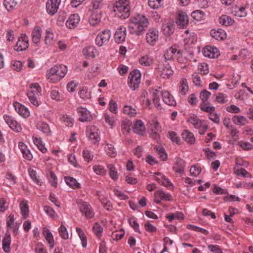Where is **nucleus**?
I'll return each mask as SVG.
<instances>
[{
  "label": "nucleus",
  "mask_w": 253,
  "mask_h": 253,
  "mask_svg": "<svg viewBox=\"0 0 253 253\" xmlns=\"http://www.w3.org/2000/svg\"><path fill=\"white\" fill-rule=\"evenodd\" d=\"M201 168L197 165H194L192 166L190 169V173L191 175L194 176H198L201 173Z\"/></svg>",
  "instance_id": "obj_62"
},
{
  "label": "nucleus",
  "mask_w": 253,
  "mask_h": 253,
  "mask_svg": "<svg viewBox=\"0 0 253 253\" xmlns=\"http://www.w3.org/2000/svg\"><path fill=\"white\" fill-rule=\"evenodd\" d=\"M77 112L80 116L79 120L81 122H84L89 121L91 117L90 112L85 108H78L77 109Z\"/></svg>",
  "instance_id": "obj_16"
},
{
  "label": "nucleus",
  "mask_w": 253,
  "mask_h": 253,
  "mask_svg": "<svg viewBox=\"0 0 253 253\" xmlns=\"http://www.w3.org/2000/svg\"><path fill=\"white\" fill-rule=\"evenodd\" d=\"M2 249L5 253H8L10 252V245L11 243V237L10 235H7L5 236L2 240Z\"/></svg>",
  "instance_id": "obj_33"
},
{
  "label": "nucleus",
  "mask_w": 253,
  "mask_h": 253,
  "mask_svg": "<svg viewBox=\"0 0 253 253\" xmlns=\"http://www.w3.org/2000/svg\"><path fill=\"white\" fill-rule=\"evenodd\" d=\"M19 207L23 218L26 219L29 215V208L26 202L22 201L20 202Z\"/></svg>",
  "instance_id": "obj_34"
},
{
  "label": "nucleus",
  "mask_w": 253,
  "mask_h": 253,
  "mask_svg": "<svg viewBox=\"0 0 253 253\" xmlns=\"http://www.w3.org/2000/svg\"><path fill=\"white\" fill-rule=\"evenodd\" d=\"M61 0H48L46 3V9L50 15H54L57 11Z\"/></svg>",
  "instance_id": "obj_13"
},
{
  "label": "nucleus",
  "mask_w": 253,
  "mask_h": 253,
  "mask_svg": "<svg viewBox=\"0 0 253 253\" xmlns=\"http://www.w3.org/2000/svg\"><path fill=\"white\" fill-rule=\"evenodd\" d=\"M44 41L45 43L48 45H52L54 42V35L50 28L46 30Z\"/></svg>",
  "instance_id": "obj_30"
},
{
  "label": "nucleus",
  "mask_w": 253,
  "mask_h": 253,
  "mask_svg": "<svg viewBox=\"0 0 253 253\" xmlns=\"http://www.w3.org/2000/svg\"><path fill=\"white\" fill-rule=\"evenodd\" d=\"M140 73L138 70H134L129 75L128 77V85L129 87L134 90L138 87L140 83Z\"/></svg>",
  "instance_id": "obj_4"
},
{
  "label": "nucleus",
  "mask_w": 253,
  "mask_h": 253,
  "mask_svg": "<svg viewBox=\"0 0 253 253\" xmlns=\"http://www.w3.org/2000/svg\"><path fill=\"white\" fill-rule=\"evenodd\" d=\"M172 74L173 71L169 67H166L161 71V76L164 78H168Z\"/></svg>",
  "instance_id": "obj_63"
},
{
  "label": "nucleus",
  "mask_w": 253,
  "mask_h": 253,
  "mask_svg": "<svg viewBox=\"0 0 253 253\" xmlns=\"http://www.w3.org/2000/svg\"><path fill=\"white\" fill-rule=\"evenodd\" d=\"M154 127L155 130L152 129L150 136L152 138L158 140L159 138V135L157 131L158 130V128L159 127V123L158 122H155L154 124Z\"/></svg>",
  "instance_id": "obj_50"
},
{
  "label": "nucleus",
  "mask_w": 253,
  "mask_h": 253,
  "mask_svg": "<svg viewBox=\"0 0 253 253\" xmlns=\"http://www.w3.org/2000/svg\"><path fill=\"white\" fill-rule=\"evenodd\" d=\"M4 6L5 8L10 11L13 9V8L16 5V2L14 0H4L3 2Z\"/></svg>",
  "instance_id": "obj_52"
},
{
  "label": "nucleus",
  "mask_w": 253,
  "mask_h": 253,
  "mask_svg": "<svg viewBox=\"0 0 253 253\" xmlns=\"http://www.w3.org/2000/svg\"><path fill=\"white\" fill-rule=\"evenodd\" d=\"M3 119L6 123L8 125L10 128L15 132H20L22 130L21 126L19 123L11 116L4 115Z\"/></svg>",
  "instance_id": "obj_9"
},
{
  "label": "nucleus",
  "mask_w": 253,
  "mask_h": 253,
  "mask_svg": "<svg viewBox=\"0 0 253 253\" xmlns=\"http://www.w3.org/2000/svg\"><path fill=\"white\" fill-rule=\"evenodd\" d=\"M171 195L169 193H165L162 190H158L154 194V202L160 204L161 200L170 201L171 200Z\"/></svg>",
  "instance_id": "obj_14"
},
{
  "label": "nucleus",
  "mask_w": 253,
  "mask_h": 253,
  "mask_svg": "<svg viewBox=\"0 0 253 253\" xmlns=\"http://www.w3.org/2000/svg\"><path fill=\"white\" fill-rule=\"evenodd\" d=\"M156 174L160 176L156 177L155 178L156 180L159 183L167 187L172 185L170 180L167 178L164 175L159 172L156 173Z\"/></svg>",
  "instance_id": "obj_27"
},
{
  "label": "nucleus",
  "mask_w": 253,
  "mask_h": 253,
  "mask_svg": "<svg viewBox=\"0 0 253 253\" xmlns=\"http://www.w3.org/2000/svg\"><path fill=\"white\" fill-rule=\"evenodd\" d=\"M188 88L187 80L185 78H183L180 83L179 92L183 95H185Z\"/></svg>",
  "instance_id": "obj_41"
},
{
  "label": "nucleus",
  "mask_w": 253,
  "mask_h": 253,
  "mask_svg": "<svg viewBox=\"0 0 253 253\" xmlns=\"http://www.w3.org/2000/svg\"><path fill=\"white\" fill-rule=\"evenodd\" d=\"M153 63V59L148 55H146L142 56L139 59V63L142 65L148 66L152 65Z\"/></svg>",
  "instance_id": "obj_46"
},
{
  "label": "nucleus",
  "mask_w": 253,
  "mask_h": 253,
  "mask_svg": "<svg viewBox=\"0 0 253 253\" xmlns=\"http://www.w3.org/2000/svg\"><path fill=\"white\" fill-rule=\"evenodd\" d=\"M200 108L203 111L209 113V114L212 113L215 110V107L214 106H208L205 103L200 105Z\"/></svg>",
  "instance_id": "obj_60"
},
{
  "label": "nucleus",
  "mask_w": 253,
  "mask_h": 253,
  "mask_svg": "<svg viewBox=\"0 0 253 253\" xmlns=\"http://www.w3.org/2000/svg\"><path fill=\"white\" fill-rule=\"evenodd\" d=\"M125 235V232L123 229L119 231L113 232L112 234V238L114 240L118 241L121 239Z\"/></svg>",
  "instance_id": "obj_54"
},
{
  "label": "nucleus",
  "mask_w": 253,
  "mask_h": 253,
  "mask_svg": "<svg viewBox=\"0 0 253 253\" xmlns=\"http://www.w3.org/2000/svg\"><path fill=\"white\" fill-rule=\"evenodd\" d=\"M211 95V93L205 89L202 91L200 94V98L202 100L203 103H205V102L208 101V98Z\"/></svg>",
  "instance_id": "obj_58"
},
{
  "label": "nucleus",
  "mask_w": 253,
  "mask_h": 253,
  "mask_svg": "<svg viewBox=\"0 0 253 253\" xmlns=\"http://www.w3.org/2000/svg\"><path fill=\"white\" fill-rule=\"evenodd\" d=\"M41 87L38 83L32 84L30 85V90L27 93H31L33 95H39L41 94Z\"/></svg>",
  "instance_id": "obj_42"
},
{
  "label": "nucleus",
  "mask_w": 253,
  "mask_h": 253,
  "mask_svg": "<svg viewBox=\"0 0 253 253\" xmlns=\"http://www.w3.org/2000/svg\"><path fill=\"white\" fill-rule=\"evenodd\" d=\"M80 211L87 219L94 217V212L91 206L87 202L81 201L78 203Z\"/></svg>",
  "instance_id": "obj_5"
},
{
  "label": "nucleus",
  "mask_w": 253,
  "mask_h": 253,
  "mask_svg": "<svg viewBox=\"0 0 253 253\" xmlns=\"http://www.w3.org/2000/svg\"><path fill=\"white\" fill-rule=\"evenodd\" d=\"M96 50L94 46H89L83 49V54L87 58H94Z\"/></svg>",
  "instance_id": "obj_32"
},
{
  "label": "nucleus",
  "mask_w": 253,
  "mask_h": 253,
  "mask_svg": "<svg viewBox=\"0 0 253 253\" xmlns=\"http://www.w3.org/2000/svg\"><path fill=\"white\" fill-rule=\"evenodd\" d=\"M28 46L29 39L28 36L24 34L19 37L14 49L17 51H21L27 49Z\"/></svg>",
  "instance_id": "obj_8"
},
{
  "label": "nucleus",
  "mask_w": 253,
  "mask_h": 253,
  "mask_svg": "<svg viewBox=\"0 0 253 253\" xmlns=\"http://www.w3.org/2000/svg\"><path fill=\"white\" fill-rule=\"evenodd\" d=\"M93 230L95 234L99 238L102 235L103 228L98 223H95L93 226Z\"/></svg>",
  "instance_id": "obj_55"
},
{
  "label": "nucleus",
  "mask_w": 253,
  "mask_h": 253,
  "mask_svg": "<svg viewBox=\"0 0 253 253\" xmlns=\"http://www.w3.org/2000/svg\"><path fill=\"white\" fill-rule=\"evenodd\" d=\"M11 66L13 70L17 72L20 71L22 67V64L20 61H12L11 62Z\"/></svg>",
  "instance_id": "obj_64"
},
{
  "label": "nucleus",
  "mask_w": 253,
  "mask_h": 253,
  "mask_svg": "<svg viewBox=\"0 0 253 253\" xmlns=\"http://www.w3.org/2000/svg\"><path fill=\"white\" fill-rule=\"evenodd\" d=\"M33 140L34 144L38 147L41 152L44 153L47 151V149L44 147V145L43 144V142L41 138H38L36 136H33Z\"/></svg>",
  "instance_id": "obj_36"
},
{
  "label": "nucleus",
  "mask_w": 253,
  "mask_h": 253,
  "mask_svg": "<svg viewBox=\"0 0 253 253\" xmlns=\"http://www.w3.org/2000/svg\"><path fill=\"white\" fill-rule=\"evenodd\" d=\"M86 134L88 139L91 141L92 143L98 144L100 138L99 135L98 129L94 126L87 127Z\"/></svg>",
  "instance_id": "obj_6"
},
{
  "label": "nucleus",
  "mask_w": 253,
  "mask_h": 253,
  "mask_svg": "<svg viewBox=\"0 0 253 253\" xmlns=\"http://www.w3.org/2000/svg\"><path fill=\"white\" fill-rule=\"evenodd\" d=\"M129 4V0H118L114 6L115 15L123 19L128 17L130 9Z\"/></svg>",
  "instance_id": "obj_3"
},
{
  "label": "nucleus",
  "mask_w": 253,
  "mask_h": 253,
  "mask_svg": "<svg viewBox=\"0 0 253 253\" xmlns=\"http://www.w3.org/2000/svg\"><path fill=\"white\" fill-rule=\"evenodd\" d=\"M42 29L39 26H36L32 32V39L34 43L38 44L40 42L42 36Z\"/></svg>",
  "instance_id": "obj_22"
},
{
  "label": "nucleus",
  "mask_w": 253,
  "mask_h": 253,
  "mask_svg": "<svg viewBox=\"0 0 253 253\" xmlns=\"http://www.w3.org/2000/svg\"><path fill=\"white\" fill-rule=\"evenodd\" d=\"M162 92L158 90L157 89H153L152 91V95H153V100L154 105L155 106L158 108L159 109L160 107V94H161Z\"/></svg>",
  "instance_id": "obj_38"
},
{
  "label": "nucleus",
  "mask_w": 253,
  "mask_h": 253,
  "mask_svg": "<svg viewBox=\"0 0 253 253\" xmlns=\"http://www.w3.org/2000/svg\"><path fill=\"white\" fill-rule=\"evenodd\" d=\"M234 172L236 175L238 176H241L244 177H251L252 176L251 174L243 168L239 169L235 168Z\"/></svg>",
  "instance_id": "obj_49"
},
{
  "label": "nucleus",
  "mask_w": 253,
  "mask_h": 253,
  "mask_svg": "<svg viewBox=\"0 0 253 253\" xmlns=\"http://www.w3.org/2000/svg\"><path fill=\"white\" fill-rule=\"evenodd\" d=\"M232 120L233 123L237 125L243 126L247 122V119L243 116H235Z\"/></svg>",
  "instance_id": "obj_43"
},
{
  "label": "nucleus",
  "mask_w": 253,
  "mask_h": 253,
  "mask_svg": "<svg viewBox=\"0 0 253 253\" xmlns=\"http://www.w3.org/2000/svg\"><path fill=\"white\" fill-rule=\"evenodd\" d=\"M192 81L195 85L200 86H202V81L201 80L199 75L197 73H194L192 75Z\"/></svg>",
  "instance_id": "obj_57"
},
{
  "label": "nucleus",
  "mask_w": 253,
  "mask_h": 253,
  "mask_svg": "<svg viewBox=\"0 0 253 253\" xmlns=\"http://www.w3.org/2000/svg\"><path fill=\"white\" fill-rule=\"evenodd\" d=\"M80 21V18L78 14H72L66 22L67 27L70 29H74L77 26Z\"/></svg>",
  "instance_id": "obj_17"
},
{
  "label": "nucleus",
  "mask_w": 253,
  "mask_h": 253,
  "mask_svg": "<svg viewBox=\"0 0 253 253\" xmlns=\"http://www.w3.org/2000/svg\"><path fill=\"white\" fill-rule=\"evenodd\" d=\"M182 138L190 144H194L195 138L194 134L188 130H184L181 133Z\"/></svg>",
  "instance_id": "obj_24"
},
{
  "label": "nucleus",
  "mask_w": 253,
  "mask_h": 253,
  "mask_svg": "<svg viewBox=\"0 0 253 253\" xmlns=\"http://www.w3.org/2000/svg\"><path fill=\"white\" fill-rule=\"evenodd\" d=\"M185 162L181 159H178L173 166V169L177 173H181L184 169Z\"/></svg>",
  "instance_id": "obj_29"
},
{
  "label": "nucleus",
  "mask_w": 253,
  "mask_h": 253,
  "mask_svg": "<svg viewBox=\"0 0 253 253\" xmlns=\"http://www.w3.org/2000/svg\"><path fill=\"white\" fill-rule=\"evenodd\" d=\"M67 71L66 66L56 65L47 71L46 79L50 82L56 83L65 77Z\"/></svg>",
  "instance_id": "obj_2"
},
{
  "label": "nucleus",
  "mask_w": 253,
  "mask_h": 253,
  "mask_svg": "<svg viewBox=\"0 0 253 253\" xmlns=\"http://www.w3.org/2000/svg\"><path fill=\"white\" fill-rule=\"evenodd\" d=\"M159 38V31L156 28L150 29L146 36L147 42L151 45L155 44Z\"/></svg>",
  "instance_id": "obj_10"
},
{
  "label": "nucleus",
  "mask_w": 253,
  "mask_h": 253,
  "mask_svg": "<svg viewBox=\"0 0 253 253\" xmlns=\"http://www.w3.org/2000/svg\"><path fill=\"white\" fill-rule=\"evenodd\" d=\"M65 181L67 184L73 188H78L80 187V183L77 180L72 177H65Z\"/></svg>",
  "instance_id": "obj_39"
},
{
  "label": "nucleus",
  "mask_w": 253,
  "mask_h": 253,
  "mask_svg": "<svg viewBox=\"0 0 253 253\" xmlns=\"http://www.w3.org/2000/svg\"><path fill=\"white\" fill-rule=\"evenodd\" d=\"M176 23L180 28H186L188 24V18L186 14L183 11L179 12Z\"/></svg>",
  "instance_id": "obj_15"
},
{
  "label": "nucleus",
  "mask_w": 253,
  "mask_h": 253,
  "mask_svg": "<svg viewBox=\"0 0 253 253\" xmlns=\"http://www.w3.org/2000/svg\"><path fill=\"white\" fill-rule=\"evenodd\" d=\"M124 113L129 115L130 117H133L136 114V110L135 108L130 106H125L123 109Z\"/></svg>",
  "instance_id": "obj_51"
},
{
  "label": "nucleus",
  "mask_w": 253,
  "mask_h": 253,
  "mask_svg": "<svg viewBox=\"0 0 253 253\" xmlns=\"http://www.w3.org/2000/svg\"><path fill=\"white\" fill-rule=\"evenodd\" d=\"M219 23L225 26H228L232 25L234 23V21L232 18L226 15H223L219 18Z\"/></svg>",
  "instance_id": "obj_35"
},
{
  "label": "nucleus",
  "mask_w": 253,
  "mask_h": 253,
  "mask_svg": "<svg viewBox=\"0 0 253 253\" xmlns=\"http://www.w3.org/2000/svg\"><path fill=\"white\" fill-rule=\"evenodd\" d=\"M109 170V175L111 178L113 180H116L118 178V173L116 168L112 164H109L107 166Z\"/></svg>",
  "instance_id": "obj_45"
},
{
  "label": "nucleus",
  "mask_w": 253,
  "mask_h": 253,
  "mask_svg": "<svg viewBox=\"0 0 253 253\" xmlns=\"http://www.w3.org/2000/svg\"><path fill=\"white\" fill-rule=\"evenodd\" d=\"M76 229V232L78 233V234L82 241L83 247L85 248L87 246V239L86 236L84 235V232L79 227H77Z\"/></svg>",
  "instance_id": "obj_44"
},
{
  "label": "nucleus",
  "mask_w": 253,
  "mask_h": 253,
  "mask_svg": "<svg viewBox=\"0 0 253 253\" xmlns=\"http://www.w3.org/2000/svg\"><path fill=\"white\" fill-rule=\"evenodd\" d=\"M168 137L173 142L177 144H179V137L177 134L173 131H169L168 133Z\"/></svg>",
  "instance_id": "obj_61"
},
{
  "label": "nucleus",
  "mask_w": 253,
  "mask_h": 253,
  "mask_svg": "<svg viewBox=\"0 0 253 253\" xmlns=\"http://www.w3.org/2000/svg\"><path fill=\"white\" fill-rule=\"evenodd\" d=\"M101 18L100 13H93L89 18V22L91 25L94 26L100 22Z\"/></svg>",
  "instance_id": "obj_37"
},
{
  "label": "nucleus",
  "mask_w": 253,
  "mask_h": 253,
  "mask_svg": "<svg viewBox=\"0 0 253 253\" xmlns=\"http://www.w3.org/2000/svg\"><path fill=\"white\" fill-rule=\"evenodd\" d=\"M36 127L38 129L42 131L46 136H49L51 134V131L48 125L43 121H39L37 123Z\"/></svg>",
  "instance_id": "obj_21"
},
{
  "label": "nucleus",
  "mask_w": 253,
  "mask_h": 253,
  "mask_svg": "<svg viewBox=\"0 0 253 253\" xmlns=\"http://www.w3.org/2000/svg\"><path fill=\"white\" fill-rule=\"evenodd\" d=\"M187 122L192 124L195 128H200L202 126V124L205 123L204 121L200 120L195 115H190L187 120Z\"/></svg>",
  "instance_id": "obj_23"
},
{
  "label": "nucleus",
  "mask_w": 253,
  "mask_h": 253,
  "mask_svg": "<svg viewBox=\"0 0 253 253\" xmlns=\"http://www.w3.org/2000/svg\"><path fill=\"white\" fill-rule=\"evenodd\" d=\"M202 52L204 56L211 58H217L219 55L218 49L216 47L210 45L203 48Z\"/></svg>",
  "instance_id": "obj_11"
},
{
  "label": "nucleus",
  "mask_w": 253,
  "mask_h": 253,
  "mask_svg": "<svg viewBox=\"0 0 253 253\" xmlns=\"http://www.w3.org/2000/svg\"><path fill=\"white\" fill-rule=\"evenodd\" d=\"M59 233L61 237L63 239H67L69 237L68 233L66 227L63 225H61L59 228Z\"/></svg>",
  "instance_id": "obj_56"
},
{
  "label": "nucleus",
  "mask_w": 253,
  "mask_h": 253,
  "mask_svg": "<svg viewBox=\"0 0 253 253\" xmlns=\"http://www.w3.org/2000/svg\"><path fill=\"white\" fill-rule=\"evenodd\" d=\"M149 21L145 16L138 15L131 21L128 28L129 33L137 36L142 35L144 31L148 27Z\"/></svg>",
  "instance_id": "obj_1"
},
{
  "label": "nucleus",
  "mask_w": 253,
  "mask_h": 253,
  "mask_svg": "<svg viewBox=\"0 0 253 253\" xmlns=\"http://www.w3.org/2000/svg\"><path fill=\"white\" fill-rule=\"evenodd\" d=\"M180 50H178L176 48L171 47L165 52L164 57L167 60H172L174 56L180 53Z\"/></svg>",
  "instance_id": "obj_25"
},
{
  "label": "nucleus",
  "mask_w": 253,
  "mask_h": 253,
  "mask_svg": "<svg viewBox=\"0 0 253 253\" xmlns=\"http://www.w3.org/2000/svg\"><path fill=\"white\" fill-rule=\"evenodd\" d=\"M148 4L151 8L157 9L161 6L162 0H149Z\"/></svg>",
  "instance_id": "obj_59"
},
{
  "label": "nucleus",
  "mask_w": 253,
  "mask_h": 253,
  "mask_svg": "<svg viewBox=\"0 0 253 253\" xmlns=\"http://www.w3.org/2000/svg\"><path fill=\"white\" fill-rule=\"evenodd\" d=\"M42 233L48 243L50 245V248H52L54 246V240L52 233L46 227L43 228Z\"/></svg>",
  "instance_id": "obj_28"
},
{
  "label": "nucleus",
  "mask_w": 253,
  "mask_h": 253,
  "mask_svg": "<svg viewBox=\"0 0 253 253\" xmlns=\"http://www.w3.org/2000/svg\"><path fill=\"white\" fill-rule=\"evenodd\" d=\"M126 28L121 26L117 28L114 34V40L116 42L121 43L123 42L126 39Z\"/></svg>",
  "instance_id": "obj_12"
},
{
  "label": "nucleus",
  "mask_w": 253,
  "mask_h": 253,
  "mask_svg": "<svg viewBox=\"0 0 253 253\" xmlns=\"http://www.w3.org/2000/svg\"><path fill=\"white\" fill-rule=\"evenodd\" d=\"M155 148L160 159L162 161H166L168 158V156L164 148L161 146H156Z\"/></svg>",
  "instance_id": "obj_40"
},
{
  "label": "nucleus",
  "mask_w": 253,
  "mask_h": 253,
  "mask_svg": "<svg viewBox=\"0 0 253 253\" xmlns=\"http://www.w3.org/2000/svg\"><path fill=\"white\" fill-rule=\"evenodd\" d=\"M107 154L111 157H114L116 155V151L112 144L106 143L104 147Z\"/></svg>",
  "instance_id": "obj_47"
},
{
  "label": "nucleus",
  "mask_w": 253,
  "mask_h": 253,
  "mask_svg": "<svg viewBox=\"0 0 253 253\" xmlns=\"http://www.w3.org/2000/svg\"><path fill=\"white\" fill-rule=\"evenodd\" d=\"M28 172L30 176L37 184L40 185H42V182L40 179L37 178L36 176V171L35 170L30 168L28 169Z\"/></svg>",
  "instance_id": "obj_53"
},
{
  "label": "nucleus",
  "mask_w": 253,
  "mask_h": 253,
  "mask_svg": "<svg viewBox=\"0 0 253 253\" xmlns=\"http://www.w3.org/2000/svg\"><path fill=\"white\" fill-rule=\"evenodd\" d=\"M162 29L165 35L169 36L174 32V24L170 22L164 23L162 25Z\"/></svg>",
  "instance_id": "obj_26"
},
{
  "label": "nucleus",
  "mask_w": 253,
  "mask_h": 253,
  "mask_svg": "<svg viewBox=\"0 0 253 253\" xmlns=\"http://www.w3.org/2000/svg\"><path fill=\"white\" fill-rule=\"evenodd\" d=\"M47 177L51 185L54 187H56L57 185V178L55 174L53 171H50L47 174Z\"/></svg>",
  "instance_id": "obj_48"
},
{
  "label": "nucleus",
  "mask_w": 253,
  "mask_h": 253,
  "mask_svg": "<svg viewBox=\"0 0 253 253\" xmlns=\"http://www.w3.org/2000/svg\"><path fill=\"white\" fill-rule=\"evenodd\" d=\"M133 131L135 133L139 134L145 130V126L141 120H137L133 126Z\"/></svg>",
  "instance_id": "obj_31"
},
{
  "label": "nucleus",
  "mask_w": 253,
  "mask_h": 253,
  "mask_svg": "<svg viewBox=\"0 0 253 253\" xmlns=\"http://www.w3.org/2000/svg\"><path fill=\"white\" fill-rule=\"evenodd\" d=\"M162 96L164 102L168 105L175 106L176 102L174 99L173 96L169 91L162 92Z\"/></svg>",
  "instance_id": "obj_18"
},
{
  "label": "nucleus",
  "mask_w": 253,
  "mask_h": 253,
  "mask_svg": "<svg viewBox=\"0 0 253 253\" xmlns=\"http://www.w3.org/2000/svg\"><path fill=\"white\" fill-rule=\"evenodd\" d=\"M210 35L217 41L223 40L226 38L225 32L221 29H218V30L212 29L210 32Z\"/></svg>",
  "instance_id": "obj_20"
},
{
  "label": "nucleus",
  "mask_w": 253,
  "mask_h": 253,
  "mask_svg": "<svg viewBox=\"0 0 253 253\" xmlns=\"http://www.w3.org/2000/svg\"><path fill=\"white\" fill-rule=\"evenodd\" d=\"M13 105L16 112L23 118H27L30 116L28 109L24 105L17 102H15Z\"/></svg>",
  "instance_id": "obj_19"
},
{
  "label": "nucleus",
  "mask_w": 253,
  "mask_h": 253,
  "mask_svg": "<svg viewBox=\"0 0 253 253\" xmlns=\"http://www.w3.org/2000/svg\"><path fill=\"white\" fill-rule=\"evenodd\" d=\"M110 37V31L105 30L97 35L95 39V43L99 46L105 45L108 42Z\"/></svg>",
  "instance_id": "obj_7"
}]
</instances>
